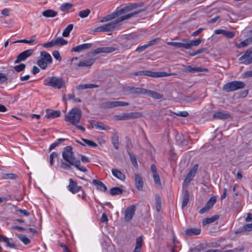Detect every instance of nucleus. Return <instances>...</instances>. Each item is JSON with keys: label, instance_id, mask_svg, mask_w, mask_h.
<instances>
[{"label": "nucleus", "instance_id": "1", "mask_svg": "<svg viewBox=\"0 0 252 252\" xmlns=\"http://www.w3.org/2000/svg\"><path fill=\"white\" fill-rule=\"evenodd\" d=\"M72 150L73 148L71 146H67L63 148L61 167L64 170H69L72 169V166H73L81 171L87 172V169L81 166L80 159L75 157Z\"/></svg>", "mask_w": 252, "mask_h": 252}, {"label": "nucleus", "instance_id": "2", "mask_svg": "<svg viewBox=\"0 0 252 252\" xmlns=\"http://www.w3.org/2000/svg\"><path fill=\"white\" fill-rule=\"evenodd\" d=\"M143 10H139L127 14L126 15L121 16L110 23L106 24L101 26L98 27L94 29V31L96 32H111L114 29L118 28L119 24L121 22L128 19L140 13L143 11Z\"/></svg>", "mask_w": 252, "mask_h": 252}, {"label": "nucleus", "instance_id": "3", "mask_svg": "<svg viewBox=\"0 0 252 252\" xmlns=\"http://www.w3.org/2000/svg\"><path fill=\"white\" fill-rule=\"evenodd\" d=\"M44 84L54 89H61L65 87V82L62 77H48L44 80Z\"/></svg>", "mask_w": 252, "mask_h": 252}, {"label": "nucleus", "instance_id": "4", "mask_svg": "<svg viewBox=\"0 0 252 252\" xmlns=\"http://www.w3.org/2000/svg\"><path fill=\"white\" fill-rule=\"evenodd\" d=\"M82 116V112L77 108H73L65 115V121L76 125L79 123Z\"/></svg>", "mask_w": 252, "mask_h": 252}, {"label": "nucleus", "instance_id": "5", "mask_svg": "<svg viewBox=\"0 0 252 252\" xmlns=\"http://www.w3.org/2000/svg\"><path fill=\"white\" fill-rule=\"evenodd\" d=\"M245 86L246 85L243 82L233 81L227 83L224 85L222 89L225 92L229 93L239 89H243Z\"/></svg>", "mask_w": 252, "mask_h": 252}, {"label": "nucleus", "instance_id": "6", "mask_svg": "<svg viewBox=\"0 0 252 252\" xmlns=\"http://www.w3.org/2000/svg\"><path fill=\"white\" fill-rule=\"evenodd\" d=\"M67 188L68 190L71 193L75 194L79 191H82L81 198L83 200H86V194L83 189L81 186H78L77 182L73 179L70 178L69 179V184L67 186Z\"/></svg>", "mask_w": 252, "mask_h": 252}, {"label": "nucleus", "instance_id": "7", "mask_svg": "<svg viewBox=\"0 0 252 252\" xmlns=\"http://www.w3.org/2000/svg\"><path fill=\"white\" fill-rule=\"evenodd\" d=\"M122 91L126 95H132L133 96L143 94V92L145 91L144 88H135L130 86L123 87Z\"/></svg>", "mask_w": 252, "mask_h": 252}, {"label": "nucleus", "instance_id": "8", "mask_svg": "<svg viewBox=\"0 0 252 252\" xmlns=\"http://www.w3.org/2000/svg\"><path fill=\"white\" fill-rule=\"evenodd\" d=\"M129 105L126 102L120 101H108L100 104V107L103 109L112 108L117 106H126Z\"/></svg>", "mask_w": 252, "mask_h": 252}, {"label": "nucleus", "instance_id": "9", "mask_svg": "<svg viewBox=\"0 0 252 252\" xmlns=\"http://www.w3.org/2000/svg\"><path fill=\"white\" fill-rule=\"evenodd\" d=\"M165 74L158 71H152L150 70L139 71L130 74V75L147 76L153 78H159V76H164Z\"/></svg>", "mask_w": 252, "mask_h": 252}, {"label": "nucleus", "instance_id": "10", "mask_svg": "<svg viewBox=\"0 0 252 252\" xmlns=\"http://www.w3.org/2000/svg\"><path fill=\"white\" fill-rule=\"evenodd\" d=\"M33 53V49H28L22 52L17 56V58L15 61V63H18L22 61H25L28 57H30Z\"/></svg>", "mask_w": 252, "mask_h": 252}, {"label": "nucleus", "instance_id": "11", "mask_svg": "<svg viewBox=\"0 0 252 252\" xmlns=\"http://www.w3.org/2000/svg\"><path fill=\"white\" fill-rule=\"evenodd\" d=\"M117 50V48L113 47H99L93 50L91 54L94 56L100 53H110Z\"/></svg>", "mask_w": 252, "mask_h": 252}, {"label": "nucleus", "instance_id": "12", "mask_svg": "<svg viewBox=\"0 0 252 252\" xmlns=\"http://www.w3.org/2000/svg\"><path fill=\"white\" fill-rule=\"evenodd\" d=\"M198 165L197 164H195L193 165L192 168L189 170V172L188 173L184 181V184L188 185V184L192 181L193 179V177L195 176L197 170L198 169Z\"/></svg>", "mask_w": 252, "mask_h": 252}, {"label": "nucleus", "instance_id": "13", "mask_svg": "<svg viewBox=\"0 0 252 252\" xmlns=\"http://www.w3.org/2000/svg\"><path fill=\"white\" fill-rule=\"evenodd\" d=\"M136 208L135 205H132L128 207L125 210V220L126 221H129L131 220L135 212Z\"/></svg>", "mask_w": 252, "mask_h": 252}, {"label": "nucleus", "instance_id": "14", "mask_svg": "<svg viewBox=\"0 0 252 252\" xmlns=\"http://www.w3.org/2000/svg\"><path fill=\"white\" fill-rule=\"evenodd\" d=\"M251 56H252V48L247 50L245 53L239 58V60L242 61L247 59L243 63L245 64H249L252 63V57H251Z\"/></svg>", "mask_w": 252, "mask_h": 252}, {"label": "nucleus", "instance_id": "15", "mask_svg": "<svg viewBox=\"0 0 252 252\" xmlns=\"http://www.w3.org/2000/svg\"><path fill=\"white\" fill-rule=\"evenodd\" d=\"M142 116V114L141 112H135L128 113H124L121 116L120 118V120L125 119H133L140 118Z\"/></svg>", "mask_w": 252, "mask_h": 252}, {"label": "nucleus", "instance_id": "16", "mask_svg": "<svg viewBox=\"0 0 252 252\" xmlns=\"http://www.w3.org/2000/svg\"><path fill=\"white\" fill-rule=\"evenodd\" d=\"M183 71L185 72H207L208 69L202 67H192L190 65L188 66L183 69Z\"/></svg>", "mask_w": 252, "mask_h": 252}, {"label": "nucleus", "instance_id": "17", "mask_svg": "<svg viewBox=\"0 0 252 252\" xmlns=\"http://www.w3.org/2000/svg\"><path fill=\"white\" fill-rule=\"evenodd\" d=\"M93 46L92 43H84L79 45L76 47L71 48L70 52H80L83 50L90 49Z\"/></svg>", "mask_w": 252, "mask_h": 252}, {"label": "nucleus", "instance_id": "18", "mask_svg": "<svg viewBox=\"0 0 252 252\" xmlns=\"http://www.w3.org/2000/svg\"><path fill=\"white\" fill-rule=\"evenodd\" d=\"M90 124L92 127H95L96 129L99 130H109L110 128L100 122H98L92 120L90 122Z\"/></svg>", "mask_w": 252, "mask_h": 252}, {"label": "nucleus", "instance_id": "19", "mask_svg": "<svg viewBox=\"0 0 252 252\" xmlns=\"http://www.w3.org/2000/svg\"><path fill=\"white\" fill-rule=\"evenodd\" d=\"M144 92H143V94H147L148 96L157 99H159L162 98L163 95L160 94L159 93L151 90H147L144 89Z\"/></svg>", "mask_w": 252, "mask_h": 252}, {"label": "nucleus", "instance_id": "20", "mask_svg": "<svg viewBox=\"0 0 252 252\" xmlns=\"http://www.w3.org/2000/svg\"><path fill=\"white\" fill-rule=\"evenodd\" d=\"M135 186L138 190H142L143 186V181L142 177L138 174H134Z\"/></svg>", "mask_w": 252, "mask_h": 252}, {"label": "nucleus", "instance_id": "21", "mask_svg": "<svg viewBox=\"0 0 252 252\" xmlns=\"http://www.w3.org/2000/svg\"><path fill=\"white\" fill-rule=\"evenodd\" d=\"M92 184L100 191L105 192L107 189L106 186L100 181L94 179L92 181Z\"/></svg>", "mask_w": 252, "mask_h": 252}, {"label": "nucleus", "instance_id": "22", "mask_svg": "<svg viewBox=\"0 0 252 252\" xmlns=\"http://www.w3.org/2000/svg\"><path fill=\"white\" fill-rule=\"evenodd\" d=\"M113 175L119 180L124 181L126 179L125 174L117 168H113L111 170Z\"/></svg>", "mask_w": 252, "mask_h": 252}, {"label": "nucleus", "instance_id": "23", "mask_svg": "<svg viewBox=\"0 0 252 252\" xmlns=\"http://www.w3.org/2000/svg\"><path fill=\"white\" fill-rule=\"evenodd\" d=\"M125 39L127 40L129 43H132V45L137 44L139 41L138 35L134 33L126 35Z\"/></svg>", "mask_w": 252, "mask_h": 252}, {"label": "nucleus", "instance_id": "24", "mask_svg": "<svg viewBox=\"0 0 252 252\" xmlns=\"http://www.w3.org/2000/svg\"><path fill=\"white\" fill-rule=\"evenodd\" d=\"M94 61L95 60L94 59L85 60L80 62L77 66L78 67H90L94 63Z\"/></svg>", "mask_w": 252, "mask_h": 252}, {"label": "nucleus", "instance_id": "25", "mask_svg": "<svg viewBox=\"0 0 252 252\" xmlns=\"http://www.w3.org/2000/svg\"><path fill=\"white\" fill-rule=\"evenodd\" d=\"M111 141L114 148L116 149H118L119 148V140L116 131L113 132V135L111 137Z\"/></svg>", "mask_w": 252, "mask_h": 252}, {"label": "nucleus", "instance_id": "26", "mask_svg": "<svg viewBox=\"0 0 252 252\" xmlns=\"http://www.w3.org/2000/svg\"><path fill=\"white\" fill-rule=\"evenodd\" d=\"M42 14L46 18H53L58 15V12L52 9H47L43 11Z\"/></svg>", "mask_w": 252, "mask_h": 252}, {"label": "nucleus", "instance_id": "27", "mask_svg": "<svg viewBox=\"0 0 252 252\" xmlns=\"http://www.w3.org/2000/svg\"><path fill=\"white\" fill-rule=\"evenodd\" d=\"M229 113H224L223 112H217L214 114L213 117L214 118L225 120L230 117Z\"/></svg>", "mask_w": 252, "mask_h": 252}, {"label": "nucleus", "instance_id": "28", "mask_svg": "<svg viewBox=\"0 0 252 252\" xmlns=\"http://www.w3.org/2000/svg\"><path fill=\"white\" fill-rule=\"evenodd\" d=\"M26 68V65L24 63H21L19 65H15L14 67V69H10L8 71L9 74H14L15 71L20 72L23 71Z\"/></svg>", "mask_w": 252, "mask_h": 252}, {"label": "nucleus", "instance_id": "29", "mask_svg": "<svg viewBox=\"0 0 252 252\" xmlns=\"http://www.w3.org/2000/svg\"><path fill=\"white\" fill-rule=\"evenodd\" d=\"M41 58L43 60H45L49 64L52 63V58L51 55L45 51L40 52Z\"/></svg>", "mask_w": 252, "mask_h": 252}, {"label": "nucleus", "instance_id": "30", "mask_svg": "<svg viewBox=\"0 0 252 252\" xmlns=\"http://www.w3.org/2000/svg\"><path fill=\"white\" fill-rule=\"evenodd\" d=\"M55 45L58 46H62L66 45L68 41L63 38L62 37H58L54 39Z\"/></svg>", "mask_w": 252, "mask_h": 252}, {"label": "nucleus", "instance_id": "31", "mask_svg": "<svg viewBox=\"0 0 252 252\" xmlns=\"http://www.w3.org/2000/svg\"><path fill=\"white\" fill-rule=\"evenodd\" d=\"M189 199V193L188 190H185L184 192L183 198L182 201V207L184 208L188 204Z\"/></svg>", "mask_w": 252, "mask_h": 252}, {"label": "nucleus", "instance_id": "32", "mask_svg": "<svg viewBox=\"0 0 252 252\" xmlns=\"http://www.w3.org/2000/svg\"><path fill=\"white\" fill-rule=\"evenodd\" d=\"M99 87L98 85L94 84H83V85H79L78 86H77L76 89L77 90H84L86 89H92V88H98Z\"/></svg>", "mask_w": 252, "mask_h": 252}, {"label": "nucleus", "instance_id": "33", "mask_svg": "<svg viewBox=\"0 0 252 252\" xmlns=\"http://www.w3.org/2000/svg\"><path fill=\"white\" fill-rule=\"evenodd\" d=\"M201 230L196 228H188L186 231V234L187 236H191L192 235H198L200 233Z\"/></svg>", "mask_w": 252, "mask_h": 252}, {"label": "nucleus", "instance_id": "34", "mask_svg": "<svg viewBox=\"0 0 252 252\" xmlns=\"http://www.w3.org/2000/svg\"><path fill=\"white\" fill-rule=\"evenodd\" d=\"M123 192V189L117 187H113L110 189V194L111 195L121 194Z\"/></svg>", "mask_w": 252, "mask_h": 252}, {"label": "nucleus", "instance_id": "35", "mask_svg": "<svg viewBox=\"0 0 252 252\" xmlns=\"http://www.w3.org/2000/svg\"><path fill=\"white\" fill-rule=\"evenodd\" d=\"M219 218V216L218 215H214L211 218H206L203 220L202 223L203 225H206L207 224L215 222Z\"/></svg>", "mask_w": 252, "mask_h": 252}, {"label": "nucleus", "instance_id": "36", "mask_svg": "<svg viewBox=\"0 0 252 252\" xmlns=\"http://www.w3.org/2000/svg\"><path fill=\"white\" fill-rule=\"evenodd\" d=\"M203 40L200 38H198L195 40H190L188 39L189 44V49L192 46H198L202 42Z\"/></svg>", "mask_w": 252, "mask_h": 252}, {"label": "nucleus", "instance_id": "37", "mask_svg": "<svg viewBox=\"0 0 252 252\" xmlns=\"http://www.w3.org/2000/svg\"><path fill=\"white\" fill-rule=\"evenodd\" d=\"M61 115V112L59 110H54L52 112L48 113L46 117L48 118H55L59 117Z\"/></svg>", "mask_w": 252, "mask_h": 252}, {"label": "nucleus", "instance_id": "38", "mask_svg": "<svg viewBox=\"0 0 252 252\" xmlns=\"http://www.w3.org/2000/svg\"><path fill=\"white\" fill-rule=\"evenodd\" d=\"M128 155L130 157L131 162L133 166L135 168H138V163L137 162V158H136V155L132 152H128Z\"/></svg>", "mask_w": 252, "mask_h": 252}, {"label": "nucleus", "instance_id": "39", "mask_svg": "<svg viewBox=\"0 0 252 252\" xmlns=\"http://www.w3.org/2000/svg\"><path fill=\"white\" fill-rule=\"evenodd\" d=\"M252 230V223L250 224H246L244 225L241 229L236 232L237 233L244 232L246 231H250Z\"/></svg>", "mask_w": 252, "mask_h": 252}, {"label": "nucleus", "instance_id": "40", "mask_svg": "<svg viewBox=\"0 0 252 252\" xmlns=\"http://www.w3.org/2000/svg\"><path fill=\"white\" fill-rule=\"evenodd\" d=\"M180 42L179 48H184L185 49H189L188 39L183 38Z\"/></svg>", "mask_w": 252, "mask_h": 252}, {"label": "nucleus", "instance_id": "41", "mask_svg": "<svg viewBox=\"0 0 252 252\" xmlns=\"http://www.w3.org/2000/svg\"><path fill=\"white\" fill-rule=\"evenodd\" d=\"M73 28V24L68 25L64 30L63 32V37H68L69 35L70 32L72 30Z\"/></svg>", "mask_w": 252, "mask_h": 252}, {"label": "nucleus", "instance_id": "42", "mask_svg": "<svg viewBox=\"0 0 252 252\" xmlns=\"http://www.w3.org/2000/svg\"><path fill=\"white\" fill-rule=\"evenodd\" d=\"M66 139L64 138H59L57 140V141L50 146V147L49 148V151H51L53 149L55 148L56 147L58 146L59 144L64 141H65Z\"/></svg>", "mask_w": 252, "mask_h": 252}, {"label": "nucleus", "instance_id": "43", "mask_svg": "<svg viewBox=\"0 0 252 252\" xmlns=\"http://www.w3.org/2000/svg\"><path fill=\"white\" fill-rule=\"evenodd\" d=\"M216 201H217L216 197L215 196H212L207 201V203H206L205 206L209 209H210V208H211L214 206V205L216 202Z\"/></svg>", "mask_w": 252, "mask_h": 252}, {"label": "nucleus", "instance_id": "44", "mask_svg": "<svg viewBox=\"0 0 252 252\" xmlns=\"http://www.w3.org/2000/svg\"><path fill=\"white\" fill-rule=\"evenodd\" d=\"M49 64L45 60L40 59L37 61V64L42 69H45Z\"/></svg>", "mask_w": 252, "mask_h": 252}, {"label": "nucleus", "instance_id": "45", "mask_svg": "<svg viewBox=\"0 0 252 252\" xmlns=\"http://www.w3.org/2000/svg\"><path fill=\"white\" fill-rule=\"evenodd\" d=\"M250 43V40L249 39V37L244 40V41L240 42L239 44H237L236 47L238 48H243L249 45Z\"/></svg>", "mask_w": 252, "mask_h": 252}, {"label": "nucleus", "instance_id": "46", "mask_svg": "<svg viewBox=\"0 0 252 252\" xmlns=\"http://www.w3.org/2000/svg\"><path fill=\"white\" fill-rule=\"evenodd\" d=\"M73 5L70 3H64L61 5L60 9L62 11H66L70 9Z\"/></svg>", "mask_w": 252, "mask_h": 252}, {"label": "nucleus", "instance_id": "47", "mask_svg": "<svg viewBox=\"0 0 252 252\" xmlns=\"http://www.w3.org/2000/svg\"><path fill=\"white\" fill-rule=\"evenodd\" d=\"M91 11L89 9H86L85 10H81L79 12V16L82 18H84L87 17L90 13Z\"/></svg>", "mask_w": 252, "mask_h": 252}, {"label": "nucleus", "instance_id": "48", "mask_svg": "<svg viewBox=\"0 0 252 252\" xmlns=\"http://www.w3.org/2000/svg\"><path fill=\"white\" fill-rule=\"evenodd\" d=\"M18 238L25 245L30 243L31 240L26 236L21 234L17 235Z\"/></svg>", "mask_w": 252, "mask_h": 252}, {"label": "nucleus", "instance_id": "49", "mask_svg": "<svg viewBox=\"0 0 252 252\" xmlns=\"http://www.w3.org/2000/svg\"><path fill=\"white\" fill-rule=\"evenodd\" d=\"M156 207L158 212H159L161 209V200L160 197L157 195L155 196Z\"/></svg>", "mask_w": 252, "mask_h": 252}, {"label": "nucleus", "instance_id": "50", "mask_svg": "<svg viewBox=\"0 0 252 252\" xmlns=\"http://www.w3.org/2000/svg\"><path fill=\"white\" fill-rule=\"evenodd\" d=\"M17 177L18 176L14 173L4 174L2 176L4 179H16Z\"/></svg>", "mask_w": 252, "mask_h": 252}, {"label": "nucleus", "instance_id": "51", "mask_svg": "<svg viewBox=\"0 0 252 252\" xmlns=\"http://www.w3.org/2000/svg\"><path fill=\"white\" fill-rule=\"evenodd\" d=\"M121 45L123 48L129 49L132 46V43H129L127 40L124 39L123 41L121 43Z\"/></svg>", "mask_w": 252, "mask_h": 252}, {"label": "nucleus", "instance_id": "52", "mask_svg": "<svg viewBox=\"0 0 252 252\" xmlns=\"http://www.w3.org/2000/svg\"><path fill=\"white\" fill-rule=\"evenodd\" d=\"M153 177L155 184L158 186H161L160 179L158 173L153 174Z\"/></svg>", "mask_w": 252, "mask_h": 252}, {"label": "nucleus", "instance_id": "53", "mask_svg": "<svg viewBox=\"0 0 252 252\" xmlns=\"http://www.w3.org/2000/svg\"><path fill=\"white\" fill-rule=\"evenodd\" d=\"M58 156V154L57 152H53L50 155V164L52 166L54 164V159L57 158Z\"/></svg>", "mask_w": 252, "mask_h": 252}, {"label": "nucleus", "instance_id": "54", "mask_svg": "<svg viewBox=\"0 0 252 252\" xmlns=\"http://www.w3.org/2000/svg\"><path fill=\"white\" fill-rule=\"evenodd\" d=\"M81 139L84 143H85L86 144H87L90 147H96L97 146V145L95 142L92 141L84 138H82Z\"/></svg>", "mask_w": 252, "mask_h": 252}, {"label": "nucleus", "instance_id": "55", "mask_svg": "<svg viewBox=\"0 0 252 252\" xmlns=\"http://www.w3.org/2000/svg\"><path fill=\"white\" fill-rule=\"evenodd\" d=\"M56 46L54 40L53 39L51 41L44 43L42 46L45 48H51Z\"/></svg>", "mask_w": 252, "mask_h": 252}, {"label": "nucleus", "instance_id": "56", "mask_svg": "<svg viewBox=\"0 0 252 252\" xmlns=\"http://www.w3.org/2000/svg\"><path fill=\"white\" fill-rule=\"evenodd\" d=\"M4 243L6 244V246L7 247H9L10 248L15 249L16 247V244L10 243L9 239L7 237L6 238V239H5Z\"/></svg>", "mask_w": 252, "mask_h": 252}, {"label": "nucleus", "instance_id": "57", "mask_svg": "<svg viewBox=\"0 0 252 252\" xmlns=\"http://www.w3.org/2000/svg\"><path fill=\"white\" fill-rule=\"evenodd\" d=\"M52 55L53 57L58 61H61L62 60V57L60 56L59 52L57 50H55L52 52Z\"/></svg>", "mask_w": 252, "mask_h": 252}, {"label": "nucleus", "instance_id": "58", "mask_svg": "<svg viewBox=\"0 0 252 252\" xmlns=\"http://www.w3.org/2000/svg\"><path fill=\"white\" fill-rule=\"evenodd\" d=\"M235 33L233 32L225 31L224 35L229 38H232L235 36Z\"/></svg>", "mask_w": 252, "mask_h": 252}, {"label": "nucleus", "instance_id": "59", "mask_svg": "<svg viewBox=\"0 0 252 252\" xmlns=\"http://www.w3.org/2000/svg\"><path fill=\"white\" fill-rule=\"evenodd\" d=\"M118 11L120 16L123 14H124L128 11H130L127 5L125 6L124 7H123L122 8H121L119 10H118Z\"/></svg>", "mask_w": 252, "mask_h": 252}, {"label": "nucleus", "instance_id": "60", "mask_svg": "<svg viewBox=\"0 0 252 252\" xmlns=\"http://www.w3.org/2000/svg\"><path fill=\"white\" fill-rule=\"evenodd\" d=\"M7 80V77L5 74L2 73H0V84H3Z\"/></svg>", "mask_w": 252, "mask_h": 252}, {"label": "nucleus", "instance_id": "61", "mask_svg": "<svg viewBox=\"0 0 252 252\" xmlns=\"http://www.w3.org/2000/svg\"><path fill=\"white\" fill-rule=\"evenodd\" d=\"M142 242H143V240H142V237L141 236L138 237L136 239L135 247H138L139 248H142Z\"/></svg>", "mask_w": 252, "mask_h": 252}, {"label": "nucleus", "instance_id": "62", "mask_svg": "<svg viewBox=\"0 0 252 252\" xmlns=\"http://www.w3.org/2000/svg\"><path fill=\"white\" fill-rule=\"evenodd\" d=\"M75 97V95L73 94H68L67 95H64L63 96V101L70 100L72 99H74Z\"/></svg>", "mask_w": 252, "mask_h": 252}, {"label": "nucleus", "instance_id": "63", "mask_svg": "<svg viewBox=\"0 0 252 252\" xmlns=\"http://www.w3.org/2000/svg\"><path fill=\"white\" fill-rule=\"evenodd\" d=\"M174 114L178 116L186 117L189 115V113L187 111H180L177 113H174Z\"/></svg>", "mask_w": 252, "mask_h": 252}, {"label": "nucleus", "instance_id": "64", "mask_svg": "<svg viewBox=\"0 0 252 252\" xmlns=\"http://www.w3.org/2000/svg\"><path fill=\"white\" fill-rule=\"evenodd\" d=\"M148 47L147 44H145L143 46H138L136 50V51L138 52H141L146 50Z\"/></svg>", "mask_w": 252, "mask_h": 252}]
</instances>
